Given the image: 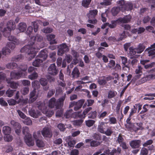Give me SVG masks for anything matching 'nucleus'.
Segmentation results:
<instances>
[{
    "instance_id": "nucleus-44",
    "label": "nucleus",
    "mask_w": 155,
    "mask_h": 155,
    "mask_svg": "<svg viewBox=\"0 0 155 155\" xmlns=\"http://www.w3.org/2000/svg\"><path fill=\"white\" fill-rule=\"evenodd\" d=\"M28 68V67L27 65L23 64V65H21L19 67H18L17 69L19 70L20 72H21V71H25Z\"/></svg>"
},
{
    "instance_id": "nucleus-37",
    "label": "nucleus",
    "mask_w": 155,
    "mask_h": 155,
    "mask_svg": "<svg viewBox=\"0 0 155 155\" xmlns=\"http://www.w3.org/2000/svg\"><path fill=\"white\" fill-rule=\"evenodd\" d=\"M120 10L119 7H113L112 10V13L113 16L116 15Z\"/></svg>"
},
{
    "instance_id": "nucleus-59",
    "label": "nucleus",
    "mask_w": 155,
    "mask_h": 155,
    "mask_svg": "<svg viewBox=\"0 0 155 155\" xmlns=\"http://www.w3.org/2000/svg\"><path fill=\"white\" fill-rule=\"evenodd\" d=\"M124 139L122 137V136L121 134H119L117 141L119 143V144H120L124 142Z\"/></svg>"
},
{
    "instance_id": "nucleus-28",
    "label": "nucleus",
    "mask_w": 155,
    "mask_h": 155,
    "mask_svg": "<svg viewBox=\"0 0 155 155\" xmlns=\"http://www.w3.org/2000/svg\"><path fill=\"white\" fill-rule=\"evenodd\" d=\"M27 28V25L25 23L21 22L19 24L18 29L21 32H24Z\"/></svg>"
},
{
    "instance_id": "nucleus-47",
    "label": "nucleus",
    "mask_w": 155,
    "mask_h": 155,
    "mask_svg": "<svg viewBox=\"0 0 155 155\" xmlns=\"http://www.w3.org/2000/svg\"><path fill=\"white\" fill-rule=\"evenodd\" d=\"M2 51L3 55H6L11 52V50L9 48L6 47L3 48Z\"/></svg>"
},
{
    "instance_id": "nucleus-64",
    "label": "nucleus",
    "mask_w": 155,
    "mask_h": 155,
    "mask_svg": "<svg viewBox=\"0 0 155 155\" xmlns=\"http://www.w3.org/2000/svg\"><path fill=\"white\" fill-rule=\"evenodd\" d=\"M29 89L28 87H24L22 91V93L23 95H25L28 94L29 92Z\"/></svg>"
},
{
    "instance_id": "nucleus-50",
    "label": "nucleus",
    "mask_w": 155,
    "mask_h": 155,
    "mask_svg": "<svg viewBox=\"0 0 155 155\" xmlns=\"http://www.w3.org/2000/svg\"><path fill=\"white\" fill-rule=\"evenodd\" d=\"M145 77L147 81H150L155 79V73L147 75Z\"/></svg>"
},
{
    "instance_id": "nucleus-1",
    "label": "nucleus",
    "mask_w": 155,
    "mask_h": 155,
    "mask_svg": "<svg viewBox=\"0 0 155 155\" xmlns=\"http://www.w3.org/2000/svg\"><path fill=\"white\" fill-rule=\"evenodd\" d=\"M38 51V48L35 47L34 42H32L31 43L30 45H25L20 50L21 52L25 53L27 54V55L29 56V59L30 60L35 58Z\"/></svg>"
},
{
    "instance_id": "nucleus-53",
    "label": "nucleus",
    "mask_w": 155,
    "mask_h": 155,
    "mask_svg": "<svg viewBox=\"0 0 155 155\" xmlns=\"http://www.w3.org/2000/svg\"><path fill=\"white\" fill-rule=\"evenodd\" d=\"M31 84L32 87L34 88V90H36L39 85V82L38 81H34L32 82Z\"/></svg>"
},
{
    "instance_id": "nucleus-26",
    "label": "nucleus",
    "mask_w": 155,
    "mask_h": 155,
    "mask_svg": "<svg viewBox=\"0 0 155 155\" xmlns=\"http://www.w3.org/2000/svg\"><path fill=\"white\" fill-rule=\"evenodd\" d=\"M97 13L98 11L96 9L90 11H89V14L88 15L89 18L91 19L94 18L97 14Z\"/></svg>"
},
{
    "instance_id": "nucleus-16",
    "label": "nucleus",
    "mask_w": 155,
    "mask_h": 155,
    "mask_svg": "<svg viewBox=\"0 0 155 155\" xmlns=\"http://www.w3.org/2000/svg\"><path fill=\"white\" fill-rule=\"evenodd\" d=\"M107 127L108 126L106 125L105 123L102 122L98 125V130L100 133L103 134L105 130H106Z\"/></svg>"
},
{
    "instance_id": "nucleus-8",
    "label": "nucleus",
    "mask_w": 155,
    "mask_h": 155,
    "mask_svg": "<svg viewBox=\"0 0 155 155\" xmlns=\"http://www.w3.org/2000/svg\"><path fill=\"white\" fill-rule=\"evenodd\" d=\"M23 73L21 72H15L14 71L11 72L10 76L12 79L17 80L19 79L23 76Z\"/></svg>"
},
{
    "instance_id": "nucleus-38",
    "label": "nucleus",
    "mask_w": 155,
    "mask_h": 155,
    "mask_svg": "<svg viewBox=\"0 0 155 155\" xmlns=\"http://www.w3.org/2000/svg\"><path fill=\"white\" fill-rule=\"evenodd\" d=\"M122 103L123 101L122 100H120L118 101L116 108L117 114H119L120 108Z\"/></svg>"
},
{
    "instance_id": "nucleus-2",
    "label": "nucleus",
    "mask_w": 155,
    "mask_h": 155,
    "mask_svg": "<svg viewBox=\"0 0 155 155\" xmlns=\"http://www.w3.org/2000/svg\"><path fill=\"white\" fill-rule=\"evenodd\" d=\"M30 131L28 127H24L22 128V133L25 135L24 139L26 144L29 146H33L34 142L32 138L31 135L29 133Z\"/></svg>"
},
{
    "instance_id": "nucleus-34",
    "label": "nucleus",
    "mask_w": 155,
    "mask_h": 155,
    "mask_svg": "<svg viewBox=\"0 0 155 155\" xmlns=\"http://www.w3.org/2000/svg\"><path fill=\"white\" fill-rule=\"evenodd\" d=\"M10 34L8 36L5 37H8V40L10 41H12L14 42L16 45H18L19 43V40L17 39L15 36L12 35L10 36Z\"/></svg>"
},
{
    "instance_id": "nucleus-39",
    "label": "nucleus",
    "mask_w": 155,
    "mask_h": 155,
    "mask_svg": "<svg viewBox=\"0 0 155 155\" xmlns=\"http://www.w3.org/2000/svg\"><path fill=\"white\" fill-rule=\"evenodd\" d=\"M113 133V131L110 127L107 128L106 130H105L103 133L104 134H106L107 136H110Z\"/></svg>"
},
{
    "instance_id": "nucleus-35",
    "label": "nucleus",
    "mask_w": 155,
    "mask_h": 155,
    "mask_svg": "<svg viewBox=\"0 0 155 155\" xmlns=\"http://www.w3.org/2000/svg\"><path fill=\"white\" fill-rule=\"evenodd\" d=\"M36 143L37 146L38 147H43L45 146L44 142L41 140H37L36 141Z\"/></svg>"
},
{
    "instance_id": "nucleus-19",
    "label": "nucleus",
    "mask_w": 155,
    "mask_h": 155,
    "mask_svg": "<svg viewBox=\"0 0 155 155\" xmlns=\"http://www.w3.org/2000/svg\"><path fill=\"white\" fill-rule=\"evenodd\" d=\"M56 104V99L54 97H52L49 101L48 107L51 108H53L55 107L56 108H59V107H57Z\"/></svg>"
},
{
    "instance_id": "nucleus-42",
    "label": "nucleus",
    "mask_w": 155,
    "mask_h": 155,
    "mask_svg": "<svg viewBox=\"0 0 155 155\" xmlns=\"http://www.w3.org/2000/svg\"><path fill=\"white\" fill-rule=\"evenodd\" d=\"M143 108V110L140 112V114H143L147 112L149 108V105L148 104L144 105Z\"/></svg>"
},
{
    "instance_id": "nucleus-27",
    "label": "nucleus",
    "mask_w": 155,
    "mask_h": 155,
    "mask_svg": "<svg viewBox=\"0 0 155 155\" xmlns=\"http://www.w3.org/2000/svg\"><path fill=\"white\" fill-rule=\"evenodd\" d=\"M91 107H88L86 108L83 111L82 114H78V117L81 118H84L85 117V115H86L88 112L92 109Z\"/></svg>"
},
{
    "instance_id": "nucleus-22",
    "label": "nucleus",
    "mask_w": 155,
    "mask_h": 155,
    "mask_svg": "<svg viewBox=\"0 0 155 155\" xmlns=\"http://www.w3.org/2000/svg\"><path fill=\"white\" fill-rule=\"evenodd\" d=\"M85 101V100L83 99L78 101L77 102V104H76L74 107V110L76 111L81 108L83 104L84 103Z\"/></svg>"
},
{
    "instance_id": "nucleus-41",
    "label": "nucleus",
    "mask_w": 155,
    "mask_h": 155,
    "mask_svg": "<svg viewBox=\"0 0 155 155\" xmlns=\"http://www.w3.org/2000/svg\"><path fill=\"white\" fill-rule=\"evenodd\" d=\"M91 0H83L82 3V5L85 8H88Z\"/></svg>"
},
{
    "instance_id": "nucleus-51",
    "label": "nucleus",
    "mask_w": 155,
    "mask_h": 155,
    "mask_svg": "<svg viewBox=\"0 0 155 155\" xmlns=\"http://www.w3.org/2000/svg\"><path fill=\"white\" fill-rule=\"evenodd\" d=\"M98 83L100 85H104L107 84L105 80L104 79L103 77H101V78L99 79L97 81Z\"/></svg>"
},
{
    "instance_id": "nucleus-23",
    "label": "nucleus",
    "mask_w": 155,
    "mask_h": 155,
    "mask_svg": "<svg viewBox=\"0 0 155 155\" xmlns=\"http://www.w3.org/2000/svg\"><path fill=\"white\" fill-rule=\"evenodd\" d=\"M55 36L54 35H49L47 36V39L49 41L50 44L52 45L57 43L54 38Z\"/></svg>"
},
{
    "instance_id": "nucleus-58",
    "label": "nucleus",
    "mask_w": 155,
    "mask_h": 155,
    "mask_svg": "<svg viewBox=\"0 0 155 155\" xmlns=\"http://www.w3.org/2000/svg\"><path fill=\"white\" fill-rule=\"evenodd\" d=\"M95 123V121L92 120H88L86 121V124L88 127L92 126Z\"/></svg>"
},
{
    "instance_id": "nucleus-15",
    "label": "nucleus",
    "mask_w": 155,
    "mask_h": 155,
    "mask_svg": "<svg viewBox=\"0 0 155 155\" xmlns=\"http://www.w3.org/2000/svg\"><path fill=\"white\" fill-rule=\"evenodd\" d=\"M131 18L130 15H127L123 18H120L118 19L119 22L121 23H127L130 22Z\"/></svg>"
},
{
    "instance_id": "nucleus-43",
    "label": "nucleus",
    "mask_w": 155,
    "mask_h": 155,
    "mask_svg": "<svg viewBox=\"0 0 155 155\" xmlns=\"http://www.w3.org/2000/svg\"><path fill=\"white\" fill-rule=\"evenodd\" d=\"M15 90H11L9 89L6 92V94L8 97H12L13 94Z\"/></svg>"
},
{
    "instance_id": "nucleus-49",
    "label": "nucleus",
    "mask_w": 155,
    "mask_h": 155,
    "mask_svg": "<svg viewBox=\"0 0 155 155\" xmlns=\"http://www.w3.org/2000/svg\"><path fill=\"white\" fill-rule=\"evenodd\" d=\"M135 48H134L133 47H130L129 48V54L131 56H134L137 53V50Z\"/></svg>"
},
{
    "instance_id": "nucleus-7",
    "label": "nucleus",
    "mask_w": 155,
    "mask_h": 155,
    "mask_svg": "<svg viewBox=\"0 0 155 155\" xmlns=\"http://www.w3.org/2000/svg\"><path fill=\"white\" fill-rule=\"evenodd\" d=\"M58 69L57 68L55 64H51L48 68V73L52 75H55L58 72Z\"/></svg>"
},
{
    "instance_id": "nucleus-29",
    "label": "nucleus",
    "mask_w": 155,
    "mask_h": 155,
    "mask_svg": "<svg viewBox=\"0 0 155 155\" xmlns=\"http://www.w3.org/2000/svg\"><path fill=\"white\" fill-rule=\"evenodd\" d=\"M6 67L8 69H13L18 68L17 64L14 62L8 63L6 65Z\"/></svg>"
},
{
    "instance_id": "nucleus-32",
    "label": "nucleus",
    "mask_w": 155,
    "mask_h": 155,
    "mask_svg": "<svg viewBox=\"0 0 155 155\" xmlns=\"http://www.w3.org/2000/svg\"><path fill=\"white\" fill-rule=\"evenodd\" d=\"M133 5L131 2H127L126 4L125 7V11H131L133 8Z\"/></svg>"
},
{
    "instance_id": "nucleus-21",
    "label": "nucleus",
    "mask_w": 155,
    "mask_h": 155,
    "mask_svg": "<svg viewBox=\"0 0 155 155\" xmlns=\"http://www.w3.org/2000/svg\"><path fill=\"white\" fill-rule=\"evenodd\" d=\"M66 94H65L64 96H63L60 98H59L58 100L56 101V106L57 107H60L63 106L64 103V101L65 100Z\"/></svg>"
},
{
    "instance_id": "nucleus-6",
    "label": "nucleus",
    "mask_w": 155,
    "mask_h": 155,
    "mask_svg": "<svg viewBox=\"0 0 155 155\" xmlns=\"http://www.w3.org/2000/svg\"><path fill=\"white\" fill-rule=\"evenodd\" d=\"M41 133L44 137L50 138L52 135L51 129L48 127L44 128L41 131Z\"/></svg>"
},
{
    "instance_id": "nucleus-52",
    "label": "nucleus",
    "mask_w": 155,
    "mask_h": 155,
    "mask_svg": "<svg viewBox=\"0 0 155 155\" xmlns=\"http://www.w3.org/2000/svg\"><path fill=\"white\" fill-rule=\"evenodd\" d=\"M115 65V61L113 60H110L108 64L107 67L110 68H113Z\"/></svg>"
},
{
    "instance_id": "nucleus-4",
    "label": "nucleus",
    "mask_w": 155,
    "mask_h": 155,
    "mask_svg": "<svg viewBox=\"0 0 155 155\" xmlns=\"http://www.w3.org/2000/svg\"><path fill=\"white\" fill-rule=\"evenodd\" d=\"M58 51V54L62 56L65 53L68 51L69 48L65 43H62L60 45Z\"/></svg>"
},
{
    "instance_id": "nucleus-48",
    "label": "nucleus",
    "mask_w": 155,
    "mask_h": 155,
    "mask_svg": "<svg viewBox=\"0 0 155 155\" xmlns=\"http://www.w3.org/2000/svg\"><path fill=\"white\" fill-rule=\"evenodd\" d=\"M23 123L25 124L29 125L32 124V122L29 117H27L23 121Z\"/></svg>"
},
{
    "instance_id": "nucleus-61",
    "label": "nucleus",
    "mask_w": 155,
    "mask_h": 155,
    "mask_svg": "<svg viewBox=\"0 0 155 155\" xmlns=\"http://www.w3.org/2000/svg\"><path fill=\"white\" fill-rule=\"evenodd\" d=\"M147 81L146 79V78L145 77H144L141 79H140L138 80L136 84L137 85H139L144 83L145 82Z\"/></svg>"
},
{
    "instance_id": "nucleus-40",
    "label": "nucleus",
    "mask_w": 155,
    "mask_h": 155,
    "mask_svg": "<svg viewBox=\"0 0 155 155\" xmlns=\"http://www.w3.org/2000/svg\"><path fill=\"white\" fill-rule=\"evenodd\" d=\"M118 21V19L115 21H111V24L109 23L108 26L111 28H115Z\"/></svg>"
},
{
    "instance_id": "nucleus-31",
    "label": "nucleus",
    "mask_w": 155,
    "mask_h": 155,
    "mask_svg": "<svg viewBox=\"0 0 155 155\" xmlns=\"http://www.w3.org/2000/svg\"><path fill=\"white\" fill-rule=\"evenodd\" d=\"M8 83L11 88L12 89H16L19 86V84L17 82L12 81L8 82Z\"/></svg>"
},
{
    "instance_id": "nucleus-11",
    "label": "nucleus",
    "mask_w": 155,
    "mask_h": 155,
    "mask_svg": "<svg viewBox=\"0 0 155 155\" xmlns=\"http://www.w3.org/2000/svg\"><path fill=\"white\" fill-rule=\"evenodd\" d=\"M29 115L33 117L37 118L41 114V112L37 110L31 109L28 111Z\"/></svg>"
},
{
    "instance_id": "nucleus-14",
    "label": "nucleus",
    "mask_w": 155,
    "mask_h": 155,
    "mask_svg": "<svg viewBox=\"0 0 155 155\" xmlns=\"http://www.w3.org/2000/svg\"><path fill=\"white\" fill-rule=\"evenodd\" d=\"M140 140H135L132 141L130 143V145L133 148H137L140 146Z\"/></svg>"
},
{
    "instance_id": "nucleus-60",
    "label": "nucleus",
    "mask_w": 155,
    "mask_h": 155,
    "mask_svg": "<svg viewBox=\"0 0 155 155\" xmlns=\"http://www.w3.org/2000/svg\"><path fill=\"white\" fill-rule=\"evenodd\" d=\"M15 43L13 42H8L7 44V46L10 48L11 49H13L15 47Z\"/></svg>"
},
{
    "instance_id": "nucleus-63",
    "label": "nucleus",
    "mask_w": 155,
    "mask_h": 155,
    "mask_svg": "<svg viewBox=\"0 0 155 155\" xmlns=\"http://www.w3.org/2000/svg\"><path fill=\"white\" fill-rule=\"evenodd\" d=\"M56 55V52L55 51H54L52 53H51L49 54V57L50 58L52 59V61H55L56 59L55 58V56Z\"/></svg>"
},
{
    "instance_id": "nucleus-25",
    "label": "nucleus",
    "mask_w": 155,
    "mask_h": 155,
    "mask_svg": "<svg viewBox=\"0 0 155 155\" xmlns=\"http://www.w3.org/2000/svg\"><path fill=\"white\" fill-rule=\"evenodd\" d=\"M117 94V92L114 90H110L108 93L107 97L111 99L115 97Z\"/></svg>"
},
{
    "instance_id": "nucleus-55",
    "label": "nucleus",
    "mask_w": 155,
    "mask_h": 155,
    "mask_svg": "<svg viewBox=\"0 0 155 155\" xmlns=\"http://www.w3.org/2000/svg\"><path fill=\"white\" fill-rule=\"evenodd\" d=\"M57 127L61 131H64L66 129L65 125L62 123L58 124L57 125Z\"/></svg>"
},
{
    "instance_id": "nucleus-12",
    "label": "nucleus",
    "mask_w": 155,
    "mask_h": 155,
    "mask_svg": "<svg viewBox=\"0 0 155 155\" xmlns=\"http://www.w3.org/2000/svg\"><path fill=\"white\" fill-rule=\"evenodd\" d=\"M125 127L128 130L131 132L134 131L137 132L138 130H140L139 128L137 127L133 123H131L129 125H125Z\"/></svg>"
},
{
    "instance_id": "nucleus-13",
    "label": "nucleus",
    "mask_w": 155,
    "mask_h": 155,
    "mask_svg": "<svg viewBox=\"0 0 155 155\" xmlns=\"http://www.w3.org/2000/svg\"><path fill=\"white\" fill-rule=\"evenodd\" d=\"M48 57V52L47 50L46 49H43L39 53L37 56V58H41L43 61L45 60Z\"/></svg>"
},
{
    "instance_id": "nucleus-3",
    "label": "nucleus",
    "mask_w": 155,
    "mask_h": 155,
    "mask_svg": "<svg viewBox=\"0 0 155 155\" xmlns=\"http://www.w3.org/2000/svg\"><path fill=\"white\" fill-rule=\"evenodd\" d=\"M15 24L13 21L10 20L7 23V27L4 28L2 31L3 34L5 37L8 36L10 34L11 31L15 28Z\"/></svg>"
},
{
    "instance_id": "nucleus-30",
    "label": "nucleus",
    "mask_w": 155,
    "mask_h": 155,
    "mask_svg": "<svg viewBox=\"0 0 155 155\" xmlns=\"http://www.w3.org/2000/svg\"><path fill=\"white\" fill-rule=\"evenodd\" d=\"M80 74L78 68L76 67H75L72 73V74L74 78H78Z\"/></svg>"
},
{
    "instance_id": "nucleus-45",
    "label": "nucleus",
    "mask_w": 155,
    "mask_h": 155,
    "mask_svg": "<svg viewBox=\"0 0 155 155\" xmlns=\"http://www.w3.org/2000/svg\"><path fill=\"white\" fill-rule=\"evenodd\" d=\"M38 77V74L36 72H34L33 73L29 75L28 78L31 80H33L36 79Z\"/></svg>"
},
{
    "instance_id": "nucleus-10",
    "label": "nucleus",
    "mask_w": 155,
    "mask_h": 155,
    "mask_svg": "<svg viewBox=\"0 0 155 155\" xmlns=\"http://www.w3.org/2000/svg\"><path fill=\"white\" fill-rule=\"evenodd\" d=\"M155 43L151 45L150 47L147 48L145 51L148 52V56H151L155 55Z\"/></svg>"
},
{
    "instance_id": "nucleus-54",
    "label": "nucleus",
    "mask_w": 155,
    "mask_h": 155,
    "mask_svg": "<svg viewBox=\"0 0 155 155\" xmlns=\"http://www.w3.org/2000/svg\"><path fill=\"white\" fill-rule=\"evenodd\" d=\"M120 37L117 39L118 41L122 40L126 37L125 31H124L122 34H120Z\"/></svg>"
},
{
    "instance_id": "nucleus-18",
    "label": "nucleus",
    "mask_w": 155,
    "mask_h": 155,
    "mask_svg": "<svg viewBox=\"0 0 155 155\" xmlns=\"http://www.w3.org/2000/svg\"><path fill=\"white\" fill-rule=\"evenodd\" d=\"M145 48V46L143 43H140L138 44L136 50L137 51V53L140 54L142 53Z\"/></svg>"
},
{
    "instance_id": "nucleus-24",
    "label": "nucleus",
    "mask_w": 155,
    "mask_h": 155,
    "mask_svg": "<svg viewBox=\"0 0 155 155\" xmlns=\"http://www.w3.org/2000/svg\"><path fill=\"white\" fill-rule=\"evenodd\" d=\"M38 58L37 57L35 61L32 63L33 65L35 67H38L43 61L42 59Z\"/></svg>"
},
{
    "instance_id": "nucleus-9",
    "label": "nucleus",
    "mask_w": 155,
    "mask_h": 155,
    "mask_svg": "<svg viewBox=\"0 0 155 155\" xmlns=\"http://www.w3.org/2000/svg\"><path fill=\"white\" fill-rule=\"evenodd\" d=\"M120 58L121 61V63L122 64V68L123 70L125 68H127L130 70V67L129 65V63H127V58L126 57L124 56L120 57Z\"/></svg>"
},
{
    "instance_id": "nucleus-17",
    "label": "nucleus",
    "mask_w": 155,
    "mask_h": 155,
    "mask_svg": "<svg viewBox=\"0 0 155 155\" xmlns=\"http://www.w3.org/2000/svg\"><path fill=\"white\" fill-rule=\"evenodd\" d=\"M117 7L120 8V9L122 12L125 11V7L126 4L124 0H119L117 2Z\"/></svg>"
},
{
    "instance_id": "nucleus-46",
    "label": "nucleus",
    "mask_w": 155,
    "mask_h": 155,
    "mask_svg": "<svg viewBox=\"0 0 155 155\" xmlns=\"http://www.w3.org/2000/svg\"><path fill=\"white\" fill-rule=\"evenodd\" d=\"M83 121V120L82 119L77 120L74 121L73 124L76 126H80L82 124Z\"/></svg>"
},
{
    "instance_id": "nucleus-56",
    "label": "nucleus",
    "mask_w": 155,
    "mask_h": 155,
    "mask_svg": "<svg viewBox=\"0 0 155 155\" xmlns=\"http://www.w3.org/2000/svg\"><path fill=\"white\" fill-rule=\"evenodd\" d=\"M97 112L96 111L92 112L88 114L89 118L94 119L96 117Z\"/></svg>"
},
{
    "instance_id": "nucleus-57",
    "label": "nucleus",
    "mask_w": 155,
    "mask_h": 155,
    "mask_svg": "<svg viewBox=\"0 0 155 155\" xmlns=\"http://www.w3.org/2000/svg\"><path fill=\"white\" fill-rule=\"evenodd\" d=\"M100 142L97 141L93 140L91 142L90 145L91 147H95L100 145Z\"/></svg>"
},
{
    "instance_id": "nucleus-36",
    "label": "nucleus",
    "mask_w": 155,
    "mask_h": 155,
    "mask_svg": "<svg viewBox=\"0 0 155 155\" xmlns=\"http://www.w3.org/2000/svg\"><path fill=\"white\" fill-rule=\"evenodd\" d=\"M73 111L72 109L67 111L64 114V116L66 118H69L70 117H73Z\"/></svg>"
},
{
    "instance_id": "nucleus-62",
    "label": "nucleus",
    "mask_w": 155,
    "mask_h": 155,
    "mask_svg": "<svg viewBox=\"0 0 155 155\" xmlns=\"http://www.w3.org/2000/svg\"><path fill=\"white\" fill-rule=\"evenodd\" d=\"M153 141L152 140H149L143 143V146L144 147H147L148 146L151 145L153 143Z\"/></svg>"
},
{
    "instance_id": "nucleus-20",
    "label": "nucleus",
    "mask_w": 155,
    "mask_h": 155,
    "mask_svg": "<svg viewBox=\"0 0 155 155\" xmlns=\"http://www.w3.org/2000/svg\"><path fill=\"white\" fill-rule=\"evenodd\" d=\"M36 94L35 90H34L30 94V98L29 100V102L31 103L35 101L37 98V97H35Z\"/></svg>"
},
{
    "instance_id": "nucleus-33",
    "label": "nucleus",
    "mask_w": 155,
    "mask_h": 155,
    "mask_svg": "<svg viewBox=\"0 0 155 155\" xmlns=\"http://www.w3.org/2000/svg\"><path fill=\"white\" fill-rule=\"evenodd\" d=\"M11 131V128L9 126H4L3 128L2 132L5 135L9 134Z\"/></svg>"
},
{
    "instance_id": "nucleus-5",
    "label": "nucleus",
    "mask_w": 155,
    "mask_h": 155,
    "mask_svg": "<svg viewBox=\"0 0 155 155\" xmlns=\"http://www.w3.org/2000/svg\"><path fill=\"white\" fill-rule=\"evenodd\" d=\"M10 124L15 129L16 133L18 134H19L21 132V124L13 120H11Z\"/></svg>"
}]
</instances>
